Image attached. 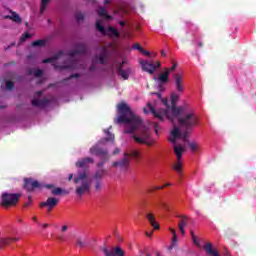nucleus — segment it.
<instances>
[{
	"label": "nucleus",
	"mask_w": 256,
	"mask_h": 256,
	"mask_svg": "<svg viewBox=\"0 0 256 256\" xmlns=\"http://www.w3.org/2000/svg\"><path fill=\"white\" fill-rule=\"evenodd\" d=\"M118 109V118L116 123L121 124L125 123L124 133L131 134L134 131H139L140 136L132 135V138L136 143H140L141 145H147L148 147H152L155 144V140H149L151 135L149 134L148 128L143 125V120L141 117L135 115L131 107L125 102H121L117 105Z\"/></svg>",
	"instance_id": "f257e3e1"
},
{
	"label": "nucleus",
	"mask_w": 256,
	"mask_h": 256,
	"mask_svg": "<svg viewBox=\"0 0 256 256\" xmlns=\"http://www.w3.org/2000/svg\"><path fill=\"white\" fill-rule=\"evenodd\" d=\"M171 106H168L166 109L156 110L155 107L151 104V102L147 103V108L150 113H152L153 117L159 119V121H163L164 117H167L170 121L173 119H177V117L183 115L185 111H187V106H179L177 107V102L179 101V94L172 93L170 96Z\"/></svg>",
	"instance_id": "f03ea898"
},
{
	"label": "nucleus",
	"mask_w": 256,
	"mask_h": 256,
	"mask_svg": "<svg viewBox=\"0 0 256 256\" xmlns=\"http://www.w3.org/2000/svg\"><path fill=\"white\" fill-rule=\"evenodd\" d=\"M75 194L77 197H83L85 193H91V180L87 179V172L78 174L74 177Z\"/></svg>",
	"instance_id": "7ed1b4c3"
},
{
	"label": "nucleus",
	"mask_w": 256,
	"mask_h": 256,
	"mask_svg": "<svg viewBox=\"0 0 256 256\" xmlns=\"http://www.w3.org/2000/svg\"><path fill=\"white\" fill-rule=\"evenodd\" d=\"M106 135H109L108 138L100 140L96 145L92 146L89 150L90 155H95L96 157L104 158L105 161H109V151L101 147L105 141H115V135L109 133V131H105Z\"/></svg>",
	"instance_id": "20e7f679"
},
{
	"label": "nucleus",
	"mask_w": 256,
	"mask_h": 256,
	"mask_svg": "<svg viewBox=\"0 0 256 256\" xmlns=\"http://www.w3.org/2000/svg\"><path fill=\"white\" fill-rule=\"evenodd\" d=\"M180 115L182 116L178 118V124L180 125V127H184V129H187V131L199 125V117H197V114H195V112H187L186 110L183 114Z\"/></svg>",
	"instance_id": "39448f33"
},
{
	"label": "nucleus",
	"mask_w": 256,
	"mask_h": 256,
	"mask_svg": "<svg viewBox=\"0 0 256 256\" xmlns=\"http://www.w3.org/2000/svg\"><path fill=\"white\" fill-rule=\"evenodd\" d=\"M19 199H21V193L3 192L0 205L5 209H9V207H15L19 203Z\"/></svg>",
	"instance_id": "423d86ee"
},
{
	"label": "nucleus",
	"mask_w": 256,
	"mask_h": 256,
	"mask_svg": "<svg viewBox=\"0 0 256 256\" xmlns=\"http://www.w3.org/2000/svg\"><path fill=\"white\" fill-rule=\"evenodd\" d=\"M109 47H113V44H108V46L102 47L101 53L94 56L92 63L107 65V60L109 59Z\"/></svg>",
	"instance_id": "0eeeda50"
},
{
	"label": "nucleus",
	"mask_w": 256,
	"mask_h": 256,
	"mask_svg": "<svg viewBox=\"0 0 256 256\" xmlns=\"http://www.w3.org/2000/svg\"><path fill=\"white\" fill-rule=\"evenodd\" d=\"M96 29L97 31H100V33H102V35H108V37H116L117 39H119V37L121 36L119 34V31L117 29H115V27L110 26L105 30V27L103 25H101L100 21L96 22Z\"/></svg>",
	"instance_id": "6e6552de"
},
{
	"label": "nucleus",
	"mask_w": 256,
	"mask_h": 256,
	"mask_svg": "<svg viewBox=\"0 0 256 256\" xmlns=\"http://www.w3.org/2000/svg\"><path fill=\"white\" fill-rule=\"evenodd\" d=\"M140 65L143 71L149 73L150 75H153V73H155V71H157V69L161 67V62L157 61L156 63H153L148 60H141Z\"/></svg>",
	"instance_id": "1a4fd4ad"
},
{
	"label": "nucleus",
	"mask_w": 256,
	"mask_h": 256,
	"mask_svg": "<svg viewBox=\"0 0 256 256\" xmlns=\"http://www.w3.org/2000/svg\"><path fill=\"white\" fill-rule=\"evenodd\" d=\"M45 185L39 183V181L33 178H24V189L29 193L35 191V189H43Z\"/></svg>",
	"instance_id": "9d476101"
},
{
	"label": "nucleus",
	"mask_w": 256,
	"mask_h": 256,
	"mask_svg": "<svg viewBox=\"0 0 256 256\" xmlns=\"http://www.w3.org/2000/svg\"><path fill=\"white\" fill-rule=\"evenodd\" d=\"M173 79H174L176 91L178 93H183V91H185V86L183 83V74L181 73L173 74Z\"/></svg>",
	"instance_id": "9b49d317"
},
{
	"label": "nucleus",
	"mask_w": 256,
	"mask_h": 256,
	"mask_svg": "<svg viewBox=\"0 0 256 256\" xmlns=\"http://www.w3.org/2000/svg\"><path fill=\"white\" fill-rule=\"evenodd\" d=\"M58 203H59V199L55 197H49L45 202L40 203V207L41 208L47 207L48 213H51L54 207H57Z\"/></svg>",
	"instance_id": "f8f14e48"
},
{
	"label": "nucleus",
	"mask_w": 256,
	"mask_h": 256,
	"mask_svg": "<svg viewBox=\"0 0 256 256\" xmlns=\"http://www.w3.org/2000/svg\"><path fill=\"white\" fill-rule=\"evenodd\" d=\"M129 153H124V158L112 163V167H119L120 169L129 168Z\"/></svg>",
	"instance_id": "ddd939ff"
},
{
	"label": "nucleus",
	"mask_w": 256,
	"mask_h": 256,
	"mask_svg": "<svg viewBox=\"0 0 256 256\" xmlns=\"http://www.w3.org/2000/svg\"><path fill=\"white\" fill-rule=\"evenodd\" d=\"M87 53V46L83 43L77 44L74 50L68 52L69 57H75V55H85Z\"/></svg>",
	"instance_id": "4468645a"
},
{
	"label": "nucleus",
	"mask_w": 256,
	"mask_h": 256,
	"mask_svg": "<svg viewBox=\"0 0 256 256\" xmlns=\"http://www.w3.org/2000/svg\"><path fill=\"white\" fill-rule=\"evenodd\" d=\"M46 189H52V195H69V190H64L60 187H55L53 184H46L44 185Z\"/></svg>",
	"instance_id": "2eb2a0df"
},
{
	"label": "nucleus",
	"mask_w": 256,
	"mask_h": 256,
	"mask_svg": "<svg viewBox=\"0 0 256 256\" xmlns=\"http://www.w3.org/2000/svg\"><path fill=\"white\" fill-rule=\"evenodd\" d=\"M95 163V160L91 157L81 158L76 162V167H79L81 169H87L89 167V164Z\"/></svg>",
	"instance_id": "dca6fc26"
},
{
	"label": "nucleus",
	"mask_w": 256,
	"mask_h": 256,
	"mask_svg": "<svg viewBox=\"0 0 256 256\" xmlns=\"http://www.w3.org/2000/svg\"><path fill=\"white\" fill-rule=\"evenodd\" d=\"M21 238L19 237H7V238H0V249H4L7 245H11V243H16Z\"/></svg>",
	"instance_id": "f3484780"
},
{
	"label": "nucleus",
	"mask_w": 256,
	"mask_h": 256,
	"mask_svg": "<svg viewBox=\"0 0 256 256\" xmlns=\"http://www.w3.org/2000/svg\"><path fill=\"white\" fill-rule=\"evenodd\" d=\"M204 251L207 253V255L210 256H219V252L213 248V244L211 242H207L204 247Z\"/></svg>",
	"instance_id": "a211bd4d"
},
{
	"label": "nucleus",
	"mask_w": 256,
	"mask_h": 256,
	"mask_svg": "<svg viewBox=\"0 0 256 256\" xmlns=\"http://www.w3.org/2000/svg\"><path fill=\"white\" fill-rule=\"evenodd\" d=\"M146 219H148V221H149L151 227H153V229H155V230L159 229V227H160V226H159V223H157V222L155 221V214H153V213H147V214H146Z\"/></svg>",
	"instance_id": "6ab92c4d"
},
{
	"label": "nucleus",
	"mask_w": 256,
	"mask_h": 256,
	"mask_svg": "<svg viewBox=\"0 0 256 256\" xmlns=\"http://www.w3.org/2000/svg\"><path fill=\"white\" fill-rule=\"evenodd\" d=\"M31 103H32L33 107H45V106L49 105V100L46 98H44L42 100L33 99Z\"/></svg>",
	"instance_id": "aec40b11"
},
{
	"label": "nucleus",
	"mask_w": 256,
	"mask_h": 256,
	"mask_svg": "<svg viewBox=\"0 0 256 256\" xmlns=\"http://www.w3.org/2000/svg\"><path fill=\"white\" fill-rule=\"evenodd\" d=\"M174 153L176 155L177 161H181L183 158V153H185V148L182 146H174Z\"/></svg>",
	"instance_id": "412c9836"
},
{
	"label": "nucleus",
	"mask_w": 256,
	"mask_h": 256,
	"mask_svg": "<svg viewBox=\"0 0 256 256\" xmlns=\"http://www.w3.org/2000/svg\"><path fill=\"white\" fill-rule=\"evenodd\" d=\"M182 220L178 223L179 231L185 235V227H187V216H179Z\"/></svg>",
	"instance_id": "4be33fe9"
},
{
	"label": "nucleus",
	"mask_w": 256,
	"mask_h": 256,
	"mask_svg": "<svg viewBox=\"0 0 256 256\" xmlns=\"http://www.w3.org/2000/svg\"><path fill=\"white\" fill-rule=\"evenodd\" d=\"M172 169H174L176 171V173H178V175H182L183 174V162L181 160H177L173 164Z\"/></svg>",
	"instance_id": "5701e85b"
},
{
	"label": "nucleus",
	"mask_w": 256,
	"mask_h": 256,
	"mask_svg": "<svg viewBox=\"0 0 256 256\" xmlns=\"http://www.w3.org/2000/svg\"><path fill=\"white\" fill-rule=\"evenodd\" d=\"M61 57H63V51H59L54 56L44 59L42 63H54V61H57V59H60Z\"/></svg>",
	"instance_id": "b1692460"
},
{
	"label": "nucleus",
	"mask_w": 256,
	"mask_h": 256,
	"mask_svg": "<svg viewBox=\"0 0 256 256\" xmlns=\"http://www.w3.org/2000/svg\"><path fill=\"white\" fill-rule=\"evenodd\" d=\"M169 75L171 74L167 70L162 72L157 78L159 83H167L169 81Z\"/></svg>",
	"instance_id": "393cba45"
},
{
	"label": "nucleus",
	"mask_w": 256,
	"mask_h": 256,
	"mask_svg": "<svg viewBox=\"0 0 256 256\" xmlns=\"http://www.w3.org/2000/svg\"><path fill=\"white\" fill-rule=\"evenodd\" d=\"M118 75L124 79V81H127L129 79V70H124L123 66L120 65L118 67Z\"/></svg>",
	"instance_id": "a878e982"
},
{
	"label": "nucleus",
	"mask_w": 256,
	"mask_h": 256,
	"mask_svg": "<svg viewBox=\"0 0 256 256\" xmlns=\"http://www.w3.org/2000/svg\"><path fill=\"white\" fill-rule=\"evenodd\" d=\"M27 75H34V77L39 78L43 75V70L41 69H35V68H30L27 71Z\"/></svg>",
	"instance_id": "bb28decb"
},
{
	"label": "nucleus",
	"mask_w": 256,
	"mask_h": 256,
	"mask_svg": "<svg viewBox=\"0 0 256 256\" xmlns=\"http://www.w3.org/2000/svg\"><path fill=\"white\" fill-rule=\"evenodd\" d=\"M76 247H80V249H84V247H87V240H85L81 236H78L76 238Z\"/></svg>",
	"instance_id": "cd10ccee"
},
{
	"label": "nucleus",
	"mask_w": 256,
	"mask_h": 256,
	"mask_svg": "<svg viewBox=\"0 0 256 256\" xmlns=\"http://www.w3.org/2000/svg\"><path fill=\"white\" fill-rule=\"evenodd\" d=\"M77 68V60H69V64L60 66V69H76Z\"/></svg>",
	"instance_id": "c85d7f7f"
},
{
	"label": "nucleus",
	"mask_w": 256,
	"mask_h": 256,
	"mask_svg": "<svg viewBox=\"0 0 256 256\" xmlns=\"http://www.w3.org/2000/svg\"><path fill=\"white\" fill-rule=\"evenodd\" d=\"M105 170H97L93 176V179L96 181H101V179H103V177H105Z\"/></svg>",
	"instance_id": "c756f323"
},
{
	"label": "nucleus",
	"mask_w": 256,
	"mask_h": 256,
	"mask_svg": "<svg viewBox=\"0 0 256 256\" xmlns=\"http://www.w3.org/2000/svg\"><path fill=\"white\" fill-rule=\"evenodd\" d=\"M6 19H12V21H14V23H23V19H21V16H19V14L17 13H12L11 16H6Z\"/></svg>",
	"instance_id": "7c9ffc66"
},
{
	"label": "nucleus",
	"mask_w": 256,
	"mask_h": 256,
	"mask_svg": "<svg viewBox=\"0 0 256 256\" xmlns=\"http://www.w3.org/2000/svg\"><path fill=\"white\" fill-rule=\"evenodd\" d=\"M47 45V40L39 39L32 42V47H45Z\"/></svg>",
	"instance_id": "2f4dec72"
},
{
	"label": "nucleus",
	"mask_w": 256,
	"mask_h": 256,
	"mask_svg": "<svg viewBox=\"0 0 256 256\" xmlns=\"http://www.w3.org/2000/svg\"><path fill=\"white\" fill-rule=\"evenodd\" d=\"M98 15L100 17H106V19H112L111 15L107 14V11L103 7H100L98 9Z\"/></svg>",
	"instance_id": "473e14b6"
},
{
	"label": "nucleus",
	"mask_w": 256,
	"mask_h": 256,
	"mask_svg": "<svg viewBox=\"0 0 256 256\" xmlns=\"http://www.w3.org/2000/svg\"><path fill=\"white\" fill-rule=\"evenodd\" d=\"M171 136L176 137L179 139L181 137V131L179 130V127L175 126L174 129L171 131Z\"/></svg>",
	"instance_id": "72a5a7b5"
},
{
	"label": "nucleus",
	"mask_w": 256,
	"mask_h": 256,
	"mask_svg": "<svg viewBox=\"0 0 256 256\" xmlns=\"http://www.w3.org/2000/svg\"><path fill=\"white\" fill-rule=\"evenodd\" d=\"M188 147L190 148V150L195 153V151H197L199 149V144L195 143V142H189L188 143Z\"/></svg>",
	"instance_id": "f704fd0d"
},
{
	"label": "nucleus",
	"mask_w": 256,
	"mask_h": 256,
	"mask_svg": "<svg viewBox=\"0 0 256 256\" xmlns=\"http://www.w3.org/2000/svg\"><path fill=\"white\" fill-rule=\"evenodd\" d=\"M50 0H42L40 4V13H43L45 9H47V5H49Z\"/></svg>",
	"instance_id": "c9c22d12"
},
{
	"label": "nucleus",
	"mask_w": 256,
	"mask_h": 256,
	"mask_svg": "<svg viewBox=\"0 0 256 256\" xmlns=\"http://www.w3.org/2000/svg\"><path fill=\"white\" fill-rule=\"evenodd\" d=\"M80 77L81 75H79V73L71 74L68 78L63 79L62 83H67V81H70V79H79Z\"/></svg>",
	"instance_id": "e433bc0d"
},
{
	"label": "nucleus",
	"mask_w": 256,
	"mask_h": 256,
	"mask_svg": "<svg viewBox=\"0 0 256 256\" xmlns=\"http://www.w3.org/2000/svg\"><path fill=\"white\" fill-rule=\"evenodd\" d=\"M115 256H125V251L121 247H115Z\"/></svg>",
	"instance_id": "4c0bfd02"
},
{
	"label": "nucleus",
	"mask_w": 256,
	"mask_h": 256,
	"mask_svg": "<svg viewBox=\"0 0 256 256\" xmlns=\"http://www.w3.org/2000/svg\"><path fill=\"white\" fill-rule=\"evenodd\" d=\"M103 252L105 256H115V248L111 251H109L107 248H104Z\"/></svg>",
	"instance_id": "58836bf2"
},
{
	"label": "nucleus",
	"mask_w": 256,
	"mask_h": 256,
	"mask_svg": "<svg viewBox=\"0 0 256 256\" xmlns=\"http://www.w3.org/2000/svg\"><path fill=\"white\" fill-rule=\"evenodd\" d=\"M15 87V82L13 81H6V89L11 91Z\"/></svg>",
	"instance_id": "ea45409f"
},
{
	"label": "nucleus",
	"mask_w": 256,
	"mask_h": 256,
	"mask_svg": "<svg viewBox=\"0 0 256 256\" xmlns=\"http://www.w3.org/2000/svg\"><path fill=\"white\" fill-rule=\"evenodd\" d=\"M175 69H177V62H173L172 67L167 68L166 71L171 74L172 71H175Z\"/></svg>",
	"instance_id": "a19ab883"
},
{
	"label": "nucleus",
	"mask_w": 256,
	"mask_h": 256,
	"mask_svg": "<svg viewBox=\"0 0 256 256\" xmlns=\"http://www.w3.org/2000/svg\"><path fill=\"white\" fill-rule=\"evenodd\" d=\"M75 17L78 21H83L85 19V15H83L81 12H78Z\"/></svg>",
	"instance_id": "79ce46f5"
},
{
	"label": "nucleus",
	"mask_w": 256,
	"mask_h": 256,
	"mask_svg": "<svg viewBox=\"0 0 256 256\" xmlns=\"http://www.w3.org/2000/svg\"><path fill=\"white\" fill-rule=\"evenodd\" d=\"M132 49H136L137 51H140V53L143 51V47H141V45L138 43L133 44Z\"/></svg>",
	"instance_id": "37998d69"
},
{
	"label": "nucleus",
	"mask_w": 256,
	"mask_h": 256,
	"mask_svg": "<svg viewBox=\"0 0 256 256\" xmlns=\"http://www.w3.org/2000/svg\"><path fill=\"white\" fill-rule=\"evenodd\" d=\"M56 239H58V241H60V243H65V241H67V238H65V236L63 234L58 235L56 237Z\"/></svg>",
	"instance_id": "c03bdc74"
},
{
	"label": "nucleus",
	"mask_w": 256,
	"mask_h": 256,
	"mask_svg": "<svg viewBox=\"0 0 256 256\" xmlns=\"http://www.w3.org/2000/svg\"><path fill=\"white\" fill-rule=\"evenodd\" d=\"M95 189L101 191V180H95Z\"/></svg>",
	"instance_id": "a18cd8bd"
},
{
	"label": "nucleus",
	"mask_w": 256,
	"mask_h": 256,
	"mask_svg": "<svg viewBox=\"0 0 256 256\" xmlns=\"http://www.w3.org/2000/svg\"><path fill=\"white\" fill-rule=\"evenodd\" d=\"M69 230V225L64 224L62 225L61 229H60V233H66V231Z\"/></svg>",
	"instance_id": "49530a36"
},
{
	"label": "nucleus",
	"mask_w": 256,
	"mask_h": 256,
	"mask_svg": "<svg viewBox=\"0 0 256 256\" xmlns=\"http://www.w3.org/2000/svg\"><path fill=\"white\" fill-rule=\"evenodd\" d=\"M30 37H31V34L26 32L20 39L21 41H27V39H30Z\"/></svg>",
	"instance_id": "de8ad7c7"
},
{
	"label": "nucleus",
	"mask_w": 256,
	"mask_h": 256,
	"mask_svg": "<svg viewBox=\"0 0 256 256\" xmlns=\"http://www.w3.org/2000/svg\"><path fill=\"white\" fill-rule=\"evenodd\" d=\"M100 159L102 161L97 164V167H103V165H105V163H107V161H109V160H105V157L104 158H100Z\"/></svg>",
	"instance_id": "09e8293b"
},
{
	"label": "nucleus",
	"mask_w": 256,
	"mask_h": 256,
	"mask_svg": "<svg viewBox=\"0 0 256 256\" xmlns=\"http://www.w3.org/2000/svg\"><path fill=\"white\" fill-rule=\"evenodd\" d=\"M192 241L196 247H201V244L197 241V236H193Z\"/></svg>",
	"instance_id": "8fccbe9b"
},
{
	"label": "nucleus",
	"mask_w": 256,
	"mask_h": 256,
	"mask_svg": "<svg viewBox=\"0 0 256 256\" xmlns=\"http://www.w3.org/2000/svg\"><path fill=\"white\" fill-rule=\"evenodd\" d=\"M31 203H33V199L31 198V196H28V202L24 204V207H29Z\"/></svg>",
	"instance_id": "3c124183"
},
{
	"label": "nucleus",
	"mask_w": 256,
	"mask_h": 256,
	"mask_svg": "<svg viewBox=\"0 0 256 256\" xmlns=\"http://www.w3.org/2000/svg\"><path fill=\"white\" fill-rule=\"evenodd\" d=\"M130 155H131V157H134L135 159H138V157H139V151L135 150V151H133Z\"/></svg>",
	"instance_id": "603ef678"
},
{
	"label": "nucleus",
	"mask_w": 256,
	"mask_h": 256,
	"mask_svg": "<svg viewBox=\"0 0 256 256\" xmlns=\"http://www.w3.org/2000/svg\"><path fill=\"white\" fill-rule=\"evenodd\" d=\"M175 245H177V235L174 234V236H172V246L175 247Z\"/></svg>",
	"instance_id": "864d4df0"
},
{
	"label": "nucleus",
	"mask_w": 256,
	"mask_h": 256,
	"mask_svg": "<svg viewBox=\"0 0 256 256\" xmlns=\"http://www.w3.org/2000/svg\"><path fill=\"white\" fill-rule=\"evenodd\" d=\"M177 137H173V136H171L169 139H168V141H170V143H173V145H175V143H177Z\"/></svg>",
	"instance_id": "5fc2aeb1"
},
{
	"label": "nucleus",
	"mask_w": 256,
	"mask_h": 256,
	"mask_svg": "<svg viewBox=\"0 0 256 256\" xmlns=\"http://www.w3.org/2000/svg\"><path fill=\"white\" fill-rule=\"evenodd\" d=\"M162 103H163V105H165L166 109H167V107H170L169 106V100L167 98L166 99H162Z\"/></svg>",
	"instance_id": "6e6d98bb"
},
{
	"label": "nucleus",
	"mask_w": 256,
	"mask_h": 256,
	"mask_svg": "<svg viewBox=\"0 0 256 256\" xmlns=\"http://www.w3.org/2000/svg\"><path fill=\"white\" fill-rule=\"evenodd\" d=\"M189 133L188 132H185L183 135H182V139L187 142V137H188Z\"/></svg>",
	"instance_id": "4d7b16f0"
},
{
	"label": "nucleus",
	"mask_w": 256,
	"mask_h": 256,
	"mask_svg": "<svg viewBox=\"0 0 256 256\" xmlns=\"http://www.w3.org/2000/svg\"><path fill=\"white\" fill-rule=\"evenodd\" d=\"M121 150L119 148H115L114 151L112 152V155H118V153H120Z\"/></svg>",
	"instance_id": "13d9d810"
},
{
	"label": "nucleus",
	"mask_w": 256,
	"mask_h": 256,
	"mask_svg": "<svg viewBox=\"0 0 256 256\" xmlns=\"http://www.w3.org/2000/svg\"><path fill=\"white\" fill-rule=\"evenodd\" d=\"M140 53H142L143 55H147V56L151 55V53L149 51H146L143 48H142V51Z\"/></svg>",
	"instance_id": "bf43d9fd"
},
{
	"label": "nucleus",
	"mask_w": 256,
	"mask_h": 256,
	"mask_svg": "<svg viewBox=\"0 0 256 256\" xmlns=\"http://www.w3.org/2000/svg\"><path fill=\"white\" fill-rule=\"evenodd\" d=\"M157 189H165V186H155L151 191H155Z\"/></svg>",
	"instance_id": "052dcab7"
},
{
	"label": "nucleus",
	"mask_w": 256,
	"mask_h": 256,
	"mask_svg": "<svg viewBox=\"0 0 256 256\" xmlns=\"http://www.w3.org/2000/svg\"><path fill=\"white\" fill-rule=\"evenodd\" d=\"M204 45H205V44L203 43V41H199V42H198V48H199V49L203 48Z\"/></svg>",
	"instance_id": "680f3d73"
},
{
	"label": "nucleus",
	"mask_w": 256,
	"mask_h": 256,
	"mask_svg": "<svg viewBox=\"0 0 256 256\" xmlns=\"http://www.w3.org/2000/svg\"><path fill=\"white\" fill-rule=\"evenodd\" d=\"M169 230H170L171 233H172V237H174L175 235H177V232L175 231V229L169 228Z\"/></svg>",
	"instance_id": "e2e57ef3"
},
{
	"label": "nucleus",
	"mask_w": 256,
	"mask_h": 256,
	"mask_svg": "<svg viewBox=\"0 0 256 256\" xmlns=\"http://www.w3.org/2000/svg\"><path fill=\"white\" fill-rule=\"evenodd\" d=\"M160 53H161L162 57H167V54L165 53V51L161 50Z\"/></svg>",
	"instance_id": "0e129e2a"
},
{
	"label": "nucleus",
	"mask_w": 256,
	"mask_h": 256,
	"mask_svg": "<svg viewBox=\"0 0 256 256\" xmlns=\"http://www.w3.org/2000/svg\"><path fill=\"white\" fill-rule=\"evenodd\" d=\"M73 179V174H69L68 181H71Z\"/></svg>",
	"instance_id": "69168bd1"
},
{
	"label": "nucleus",
	"mask_w": 256,
	"mask_h": 256,
	"mask_svg": "<svg viewBox=\"0 0 256 256\" xmlns=\"http://www.w3.org/2000/svg\"><path fill=\"white\" fill-rule=\"evenodd\" d=\"M119 25H121V27H125V22L124 21H120Z\"/></svg>",
	"instance_id": "338daca9"
},
{
	"label": "nucleus",
	"mask_w": 256,
	"mask_h": 256,
	"mask_svg": "<svg viewBox=\"0 0 256 256\" xmlns=\"http://www.w3.org/2000/svg\"><path fill=\"white\" fill-rule=\"evenodd\" d=\"M43 229H47L49 227V224H42Z\"/></svg>",
	"instance_id": "774afa93"
}]
</instances>
